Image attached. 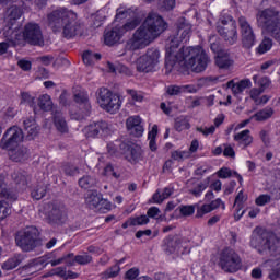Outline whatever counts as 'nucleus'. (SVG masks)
Wrapping results in <instances>:
<instances>
[{"mask_svg":"<svg viewBox=\"0 0 280 280\" xmlns=\"http://www.w3.org/2000/svg\"><path fill=\"white\" fill-rule=\"evenodd\" d=\"M23 15V11L21 8L13 5L7 10V14L4 16V27L7 30H12L14 25H16V21L21 19Z\"/></svg>","mask_w":280,"mask_h":280,"instance_id":"obj_20","label":"nucleus"},{"mask_svg":"<svg viewBox=\"0 0 280 280\" xmlns=\"http://www.w3.org/2000/svg\"><path fill=\"white\" fill-rule=\"evenodd\" d=\"M167 95H180L182 93H196L192 85H170L166 89Z\"/></svg>","mask_w":280,"mask_h":280,"instance_id":"obj_29","label":"nucleus"},{"mask_svg":"<svg viewBox=\"0 0 280 280\" xmlns=\"http://www.w3.org/2000/svg\"><path fill=\"white\" fill-rule=\"evenodd\" d=\"M117 71H118V73H121L122 75H127L128 78H130L132 75V70H130V68H128L124 65H118Z\"/></svg>","mask_w":280,"mask_h":280,"instance_id":"obj_64","label":"nucleus"},{"mask_svg":"<svg viewBox=\"0 0 280 280\" xmlns=\"http://www.w3.org/2000/svg\"><path fill=\"white\" fill-rule=\"evenodd\" d=\"M9 151V156L11 161L15 163H21L30 159V150L24 145L13 147L12 149H7Z\"/></svg>","mask_w":280,"mask_h":280,"instance_id":"obj_21","label":"nucleus"},{"mask_svg":"<svg viewBox=\"0 0 280 280\" xmlns=\"http://www.w3.org/2000/svg\"><path fill=\"white\" fill-rule=\"evenodd\" d=\"M177 60L184 62L186 69H191L195 73H202L209 65V57L202 47H182L178 52L173 56L170 62Z\"/></svg>","mask_w":280,"mask_h":280,"instance_id":"obj_2","label":"nucleus"},{"mask_svg":"<svg viewBox=\"0 0 280 280\" xmlns=\"http://www.w3.org/2000/svg\"><path fill=\"white\" fill-rule=\"evenodd\" d=\"M127 130H131V133L135 137H142L143 135V126H141V117L131 116L126 121Z\"/></svg>","mask_w":280,"mask_h":280,"instance_id":"obj_23","label":"nucleus"},{"mask_svg":"<svg viewBox=\"0 0 280 280\" xmlns=\"http://www.w3.org/2000/svg\"><path fill=\"white\" fill-rule=\"evenodd\" d=\"M102 200V194L97 192V190H93L85 198V205L89 209H95L100 207V202Z\"/></svg>","mask_w":280,"mask_h":280,"instance_id":"obj_32","label":"nucleus"},{"mask_svg":"<svg viewBox=\"0 0 280 280\" xmlns=\"http://www.w3.org/2000/svg\"><path fill=\"white\" fill-rule=\"evenodd\" d=\"M215 65L219 69H229V67L233 66V59H231V55L226 51L219 52V55H217Z\"/></svg>","mask_w":280,"mask_h":280,"instance_id":"obj_31","label":"nucleus"},{"mask_svg":"<svg viewBox=\"0 0 280 280\" xmlns=\"http://www.w3.org/2000/svg\"><path fill=\"white\" fill-rule=\"evenodd\" d=\"M23 129L18 126L10 127L3 135L0 141V148L2 150H12V148H19V144L23 142Z\"/></svg>","mask_w":280,"mask_h":280,"instance_id":"obj_11","label":"nucleus"},{"mask_svg":"<svg viewBox=\"0 0 280 280\" xmlns=\"http://www.w3.org/2000/svg\"><path fill=\"white\" fill-rule=\"evenodd\" d=\"M121 36H124V34L121 33V28H119V26H115L112 30H105V34H104L105 45H108V47H113V45H117V43L121 40Z\"/></svg>","mask_w":280,"mask_h":280,"instance_id":"obj_22","label":"nucleus"},{"mask_svg":"<svg viewBox=\"0 0 280 280\" xmlns=\"http://www.w3.org/2000/svg\"><path fill=\"white\" fill-rule=\"evenodd\" d=\"M27 132V139L32 140L34 139V137H36V135H38V126L33 125L26 129H24Z\"/></svg>","mask_w":280,"mask_h":280,"instance_id":"obj_60","label":"nucleus"},{"mask_svg":"<svg viewBox=\"0 0 280 280\" xmlns=\"http://www.w3.org/2000/svg\"><path fill=\"white\" fill-rule=\"evenodd\" d=\"M218 34L228 43V45H235L240 40L237 34V24L231 22L229 26H217Z\"/></svg>","mask_w":280,"mask_h":280,"instance_id":"obj_18","label":"nucleus"},{"mask_svg":"<svg viewBox=\"0 0 280 280\" xmlns=\"http://www.w3.org/2000/svg\"><path fill=\"white\" fill-rule=\"evenodd\" d=\"M97 103L103 110H106V113H110L112 115H115V113L121 108V98L119 95L114 94L107 88L98 89Z\"/></svg>","mask_w":280,"mask_h":280,"instance_id":"obj_8","label":"nucleus"},{"mask_svg":"<svg viewBox=\"0 0 280 280\" xmlns=\"http://www.w3.org/2000/svg\"><path fill=\"white\" fill-rule=\"evenodd\" d=\"M46 215L50 224H65L67 222V208L58 203L45 206Z\"/></svg>","mask_w":280,"mask_h":280,"instance_id":"obj_15","label":"nucleus"},{"mask_svg":"<svg viewBox=\"0 0 280 280\" xmlns=\"http://www.w3.org/2000/svg\"><path fill=\"white\" fill-rule=\"evenodd\" d=\"M172 194H174L173 188H164L162 194H161V191L158 190L153 195V200H154V202H156V205H161V202H163V200H167V198H170V196H172Z\"/></svg>","mask_w":280,"mask_h":280,"instance_id":"obj_41","label":"nucleus"},{"mask_svg":"<svg viewBox=\"0 0 280 280\" xmlns=\"http://www.w3.org/2000/svg\"><path fill=\"white\" fill-rule=\"evenodd\" d=\"M171 156H172L173 161H183L185 159V156H187V152H185V151H173L171 153Z\"/></svg>","mask_w":280,"mask_h":280,"instance_id":"obj_63","label":"nucleus"},{"mask_svg":"<svg viewBox=\"0 0 280 280\" xmlns=\"http://www.w3.org/2000/svg\"><path fill=\"white\" fill-rule=\"evenodd\" d=\"M271 200L270 195H260L256 198V205L258 207H264L265 205H268Z\"/></svg>","mask_w":280,"mask_h":280,"instance_id":"obj_57","label":"nucleus"},{"mask_svg":"<svg viewBox=\"0 0 280 280\" xmlns=\"http://www.w3.org/2000/svg\"><path fill=\"white\" fill-rule=\"evenodd\" d=\"M71 257H73V253L63 255V256L60 257L59 259L50 260L49 264H50V266H52V267H55V266H60V264H66V266H67V262L70 261Z\"/></svg>","mask_w":280,"mask_h":280,"instance_id":"obj_53","label":"nucleus"},{"mask_svg":"<svg viewBox=\"0 0 280 280\" xmlns=\"http://www.w3.org/2000/svg\"><path fill=\"white\" fill-rule=\"evenodd\" d=\"M189 128H190V125H189V120L187 119V117L180 116V117L176 118L175 130H177V132H183V130H189Z\"/></svg>","mask_w":280,"mask_h":280,"instance_id":"obj_45","label":"nucleus"},{"mask_svg":"<svg viewBox=\"0 0 280 280\" xmlns=\"http://www.w3.org/2000/svg\"><path fill=\"white\" fill-rule=\"evenodd\" d=\"M40 232L36 226H27L15 234V244L24 253H32L40 246Z\"/></svg>","mask_w":280,"mask_h":280,"instance_id":"obj_6","label":"nucleus"},{"mask_svg":"<svg viewBox=\"0 0 280 280\" xmlns=\"http://www.w3.org/2000/svg\"><path fill=\"white\" fill-rule=\"evenodd\" d=\"M250 84H252L250 80L248 79L241 80L237 83H234L233 81H229L228 89H231L234 95H240L241 93H244L246 89H250Z\"/></svg>","mask_w":280,"mask_h":280,"instance_id":"obj_27","label":"nucleus"},{"mask_svg":"<svg viewBox=\"0 0 280 280\" xmlns=\"http://www.w3.org/2000/svg\"><path fill=\"white\" fill-rule=\"evenodd\" d=\"M209 43H210V49L211 51H213V54H217L218 56L220 54H224V51H222V47H220V39H218V36L215 35L210 36Z\"/></svg>","mask_w":280,"mask_h":280,"instance_id":"obj_46","label":"nucleus"},{"mask_svg":"<svg viewBox=\"0 0 280 280\" xmlns=\"http://www.w3.org/2000/svg\"><path fill=\"white\" fill-rule=\"evenodd\" d=\"M250 246L260 255H275L279 250L280 240L277 235L269 233L261 228H256L253 231Z\"/></svg>","mask_w":280,"mask_h":280,"instance_id":"obj_5","label":"nucleus"},{"mask_svg":"<svg viewBox=\"0 0 280 280\" xmlns=\"http://www.w3.org/2000/svg\"><path fill=\"white\" fill-rule=\"evenodd\" d=\"M223 156H230L231 159H235V150L231 144H223Z\"/></svg>","mask_w":280,"mask_h":280,"instance_id":"obj_62","label":"nucleus"},{"mask_svg":"<svg viewBox=\"0 0 280 280\" xmlns=\"http://www.w3.org/2000/svg\"><path fill=\"white\" fill-rule=\"evenodd\" d=\"M31 196H32V198H34V200H43V198H45V196H47V184H45V183L37 184L33 188Z\"/></svg>","mask_w":280,"mask_h":280,"instance_id":"obj_36","label":"nucleus"},{"mask_svg":"<svg viewBox=\"0 0 280 280\" xmlns=\"http://www.w3.org/2000/svg\"><path fill=\"white\" fill-rule=\"evenodd\" d=\"M231 176H235L238 179V183L241 184L244 180L242 178V175H240L237 172L231 171V168L229 167H222L221 170L218 171L219 178H231Z\"/></svg>","mask_w":280,"mask_h":280,"instance_id":"obj_42","label":"nucleus"},{"mask_svg":"<svg viewBox=\"0 0 280 280\" xmlns=\"http://www.w3.org/2000/svg\"><path fill=\"white\" fill-rule=\"evenodd\" d=\"M84 132L88 138H95L98 137V135L106 137L110 135V125L104 120L92 122L84 128Z\"/></svg>","mask_w":280,"mask_h":280,"instance_id":"obj_17","label":"nucleus"},{"mask_svg":"<svg viewBox=\"0 0 280 280\" xmlns=\"http://www.w3.org/2000/svg\"><path fill=\"white\" fill-rule=\"evenodd\" d=\"M11 213L12 209L8 207V203L0 201V220H5Z\"/></svg>","mask_w":280,"mask_h":280,"instance_id":"obj_51","label":"nucleus"},{"mask_svg":"<svg viewBox=\"0 0 280 280\" xmlns=\"http://www.w3.org/2000/svg\"><path fill=\"white\" fill-rule=\"evenodd\" d=\"M12 179L20 186V188L25 189V187H27V176L23 173H13Z\"/></svg>","mask_w":280,"mask_h":280,"instance_id":"obj_47","label":"nucleus"},{"mask_svg":"<svg viewBox=\"0 0 280 280\" xmlns=\"http://www.w3.org/2000/svg\"><path fill=\"white\" fill-rule=\"evenodd\" d=\"M159 5L162 10H174L176 7V0H159Z\"/></svg>","mask_w":280,"mask_h":280,"instance_id":"obj_52","label":"nucleus"},{"mask_svg":"<svg viewBox=\"0 0 280 280\" xmlns=\"http://www.w3.org/2000/svg\"><path fill=\"white\" fill-rule=\"evenodd\" d=\"M25 256L23 254H15L12 258H9L3 265V270H14L18 266L23 264Z\"/></svg>","mask_w":280,"mask_h":280,"instance_id":"obj_33","label":"nucleus"},{"mask_svg":"<svg viewBox=\"0 0 280 280\" xmlns=\"http://www.w3.org/2000/svg\"><path fill=\"white\" fill-rule=\"evenodd\" d=\"M238 25L241 27L243 47L245 49H250L255 45V43H257L253 26H250L248 20H246V18L244 16L238 18Z\"/></svg>","mask_w":280,"mask_h":280,"instance_id":"obj_16","label":"nucleus"},{"mask_svg":"<svg viewBox=\"0 0 280 280\" xmlns=\"http://www.w3.org/2000/svg\"><path fill=\"white\" fill-rule=\"evenodd\" d=\"M272 45H273L272 38L265 37L259 44V46L256 48V51L260 55L266 54L270 51V49H272Z\"/></svg>","mask_w":280,"mask_h":280,"instance_id":"obj_43","label":"nucleus"},{"mask_svg":"<svg viewBox=\"0 0 280 280\" xmlns=\"http://www.w3.org/2000/svg\"><path fill=\"white\" fill-rule=\"evenodd\" d=\"M69 19H77V14L66 8L56 9L47 14L48 27H50L54 34H60Z\"/></svg>","mask_w":280,"mask_h":280,"instance_id":"obj_7","label":"nucleus"},{"mask_svg":"<svg viewBox=\"0 0 280 280\" xmlns=\"http://www.w3.org/2000/svg\"><path fill=\"white\" fill-rule=\"evenodd\" d=\"M120 271H121V267H119L118 265H114L107 268L105 271L101 272L98 277L102 280L115 279V277L119 276Z\"/></svg>","mask_w":280,"mask_h":280,"instance_id":"obj_35","label":"nucleus"},{"mask_svg":"<svg viewBox=\"0 0 280 280\" xmlns=\"http://www.w3.org/2000/svg\"><path fill=\"white\" fill-rule=\"evenodd\" d=\"M63 172L67 176H78V174H80V168L71 164H66L63 165Z\"/></svg>","mask_w":280,"mask_h":280,"instance_id":"obj_54","label":"nucleus"},{"mask_svg":"<svg viewBox=\"0 0 280 280\" xmlns=\"http://www.w3.org/2000/svg\"><path fill=\"white\" fill-rule=\"evenodd\" d=\"M257 27L265 36H270L280 44V11L275 8L260 10L256 14Z\"/></svg>","mask_w":280,"mask_h":280,"instance_id":"obj_3","label":"nucleus"},{"mask_svg":"<svg viewBox=\"0 0 280 280\" xmlns=\"http://www.w3.org/2000/svg\"><path fill=\"white\" fill-rule=\"evenodd\" d=\"M74 102L79 104V112L71 115L75 121H84L86 117L91 115V101H89V94L85 92H79L74 94Z\"/></svg>","mask_w":280,"mask_h":280,"instance_id":"obj_12","label":"nucleus"},{"mask_svg":"<svg viewBox=\"0 0 280 280\" xmlns=\"http://www.w3.org/2000/svg\"><path fill=\"white\" fill-rule=\"evenodd\" d=\"M93 262V256H91L88 252H81L79 255H74L67 261V266H89V264Z\"/></svg>","mask_w":280,"mask_h":280,"instance_id":"obj_24","label":"nucleus"},{"mask_svg":"<svg viewBox=\"0 0 280 280\" xmlns=\"http://www.w3.org/2000/svg\"><path fill=\"white\" fill-rule=\"evenodd\" d=\"M107 152L110 154V156L119 158L121 156V147L119 149L117 148V144L109 142L107 144Z\"/></svg>","mask_w":280,"mask_h":280,"instance_id":"obj_50","label":"nucleus"},{"mask_svg":"<svg viewBox=\"0 0 280 280\" xmlns=\"http://www.w3.org/2000/svg\"><path fill=\"white\" fill-rule=\"evenodd\" d=\"M52 117L55 127L59 132H69V126H67V120L65 119V116H62L61 112H54Z\"/></svg>","mask_w":280,"mask_h":280,"instance_id":"obj_30","label":"nucleus"},{"mask_svg":"<svg viewBox=\"0 0 280 280\" xmlns=\"http://www.w3.org/2000/svg\"><path fill=\"white\" fill-rule=\"evenodd\" d=\"M139 26V20H131L130 22H127L125 25L119 26V30L125 35L126 32H131V30H136Z\"/></svg>","mask_w":280,"mask_h":280,"instance_id":"obj_49","label":"nucleus"},{"mask_svg":"<svg viewBox=\"0 0 280 280\" xmlns=\"http://www.w3.org/2000/svg\"><path fill=\"white\" fill-rule=\"evenodd\" d=\"M37 104L40 110L49 112L54 108V102L51 101V96L48 94L40 95Z\"/></svg>","mask_w":280,"mask_h":280,"instance_id":"obj_37","label":"nucleus"},{"mask_svg":"<svg viewBox=\"0 0 280 280\" xmlns=\"http://www.w3.org/2000/svg\"><path fill=\"white\" fill-rule=\"evenodd\" d=\"M23 36L24 40L28 43V45L39 47L45 45V39L43 38V31H40V26L36 23L26 24L24 27Z\"/></svg>","mask_w":280,"mask_h":280,"instance_id":"obj_14","label":"nucleus"},{"mask_svg":"<svg viewBox=\"0 0 280 280\" xmlns=\"http://www.w3.org/2000/svg\"><path fill=\"white\" fill-rule=\"evenodd\" d=\"M120 153L131 165H137L143 159V150L135 142H121Z\"/></svg>","mask_w":280,"mask_h":280,"instance_id":"obj_13","label":"nucleus"},{"mask_svg":"<svg viewBox=\"0 0 280 280\" xmlns=\"http://www.w3.org/2000/svg\"><path fill=\"white\" fill-rule=\"evenodd\" d=\"M78 183L81 189H93L97 185V178L93 175H83Z\"/></svg>","mask_w":280,"mask_h":280,"instance_id":"obj_34","label":"nucleus"},{"mask_svg":"<svg viewBox=\"0 0 280 280\" xmlns=\"http://www.w3.org/2000/svg\"><path fill=\"white\" fill-rule=\"evenodd\" d=\"M179 212L184 218H189L196 212V207L194 206H179Z\"/></svg>","mask_w":280,"mask_h":280,"instance_id":"obj_55","label":"nucleus"},{"mask_svg":"<svg viewBox=\"0 0 280 280\" xmlns=\"http://www.w3.org/2000/svg\"><path fill=\"white\" fill-rule=\"evenodd\" d=\"M0 198H5V200H10L14 202L19 198L16 192L8 189V184H5V176L0 175Z\"/></svg>","mask_w":280,"mask_h":280,"instance_id":"obj_26","label":"nucleus"},{"mask_svg":"<svg viewBox=\"0 0 280 280\" xmlns=\"http://www.w3.org/2000/svg\"><path fill=\"white\" fill-rule=\"evenodd\" d=\"M272 115H275V109H272V107H265L252 116V119L256 118V121H266V119H270Z\"/></svg>","mask_w":280,"mask_h":280,"instance_id":"obj_38","label":"nucleus"},{"mask_svg":"<svg viewBox=\"0 0 280 280\" xmlns=\"http://www.w3.org/2000/svg\"><path fill=\"white\" fill-rule=\"evenodd\" d=\"M234 141H236L238 145H242V148L246 149L250 143H253V136H250V131L248 129H245L234 135Z\"/></svg>","mask_w":280,"mask_h":280,"instance_id":"obj_28","label":"nucleus"},{"mask_svg":"<svg viewBox=\"0 0 280 280\" xmlns=\"http://www.w3.org/2000/svg\"><path fill=\"white\" fill-rule=\"evenodd\" d=\"M161 52L156 48H149L144 55L136 60V69L139 73H152L156 71Z\"/></svg>","mask_w":280,"mask_h":280,"instance_id":"obj_9","label":"nucleus"},{"mask_svg":"<svg viewBox=\"0 0 280 280\" xmlns=\"http://www.w3.org/2000/svg\"><path fill=\"white\" fill-rule=\"evenodd\" d=\"M211 211H213L211 203H205L197 209L196 218H202L203 215H207V213H211Z\"/></svg>","mask_w":280,"mask_h":280,"instance_id":"obj_56","label":"nucleus"},{"mask_svg":"<svg viewBox=\"0 0 280 280\" xmlns=\"http://www.w3.org/2000/svg\"><path fill=\"white\" fill-rule=\"evenodd\" d=\"M180 244H183V241H180V237L178 236H168L164 240V250L167 253V255H173V253H176L177 248H180Z\"/></svg>","mask_w":280,"mask_h":280,"instance_id":"obj_25","label":"nucleus"},{"mask_svg":"<svg viewBox=\"0 0 280 280\" xmlns=\"http://www.w3.org/2000/svg\"><path fill=\"white\" fill-rule=\"evenodd\" d=\"M167 30V22L159 13L150 12L142 24L133 32L132 36L126 43L128 51H139L145 49L151 43H154L163 32Z\"/></svg>","mask_w":280,"mask_h":280,"instance_id":"obj_1","label":"nucleus"},{"mask_svg":"<svg viewBox=\"0 0 280 280\" xmlns=\"http://www.w3.org/2000/svg\"><path fill=\"white\" fill-rule=\"evenodd\" d=\"M97 60H102V55L98 52H93V51H84L83 52V62L84 65L91 66L95 65Z\"/></svg>","mask_w":280,"mask_h":280,"instance_id":"obj_39","label":"nucleus"},{"mask_svg":"<svg viewBox=\"0 0 280 280\" xmlns=\"http://www.w3.org/2000/svg\"><path fill=\"white\" fill-rule=\"evenodd\" d=\"M82 32V23L78 21V18L69 19L68 22H66V25L61 28V34L63 38H74V36H78Z\"/></svg>","mask_w":280,"mask_h":280,"instance_id":"obj_19","label":"nucleus"},{"mask_svg":"<svg viewBox=\"0 0 280 280\" xmlns=\"http://www.w3.org/2000/svg\"><path fill=\"white\" fill-rule=\"evenodd\" d=\"M208 187H209V178H207L203 182L195 184L194 188H190L188 191L189 194L198 198V196H202V191H205V189H207Z\"/></svg>","mask_w":280,"mask_h":280,"instance_id":"obj_40","label":"nucleus"},{"mask_svg":"<svg viewBox=\"0 0 280 280\" xmlns=\"http://www.w3.org/2000/svg\"><path fill=\"white\" fill-rule=\"evenodd\" d=\"M191 36V24L189 21L185 20V18H180L177 23V32L175 35H172L168 37V43L166 44V67H174V62L172 61V58L180 49V43H187L189 40V37Z\"/></svg>","mask_w":280,"mask_h":280,"instance_id":"obj_4","label":"nucleus"},{"mask_svg":"<svg viewBox=\"0 0 280 280\" xmlns=\"http://www.w3.org/2000/svg\"><path fill=\"white\" fill-rule=\"evenodd\" d=\"M150 222V218L145 214L136 217V218H130V224L131 226H143Z\"/></svg>","mask_w":280,"mask_h":280,"instance_id":"obj_48","label":"nucleus"},{"mask_svg":"<svg viewBox=\"0 0 280 280\" xmlns=\"http://www.w3.org/2000/svg\"><path fill=\"white\" fill-rule=\"evenodd\" d=\"M219 266L224 272H237L242 270V258L235 250L224 248L219 256Z\"/></svg>","mask_w":280,"mask_h":280,"instance_id":"obj_10","label":"nucleus"},{"mask_svg":"<svg viewBox=\"0 0 280 280\" xmlns=\"http://www.w3.org/2000/svg\"><path fill=\"white\" fill-rule=\"evenodd\" d=\"M110 202L104 199V197H101V201L98 207L96 208V211H110Z\"/></svg>","mask_w":280,"mask_h":280,"instance_id":"obj_59","label":"nucleus"},{"mask_svg":"<svg viewBox=\"0 0 280 280\" xmlns=\"http://www.w3.org/2000/svg\"><path fill=\"white\" fill-rule=\"evenodd\" d=\"M128 95H130L133 102H143V94L136 90H127Z\"/></svg>","mask_w":280,"mask_h":280,"instance_id":"obj_58","label":"nucleus"},{"mask_svg":"<svg viewBox=\"0 0 280 280\" xmlns=\"http://www.w3.org/2000/svg\"><path fill=\"white\" fill-rule=\"evenodd\" d=\"M18 67H20V69H22V71H31L32 70V61L21 59L20 61H18Z\"/></svg>","mask_w":280,"mask_h":280,"instance_id":"obj_61","label":"nucleus"},{"mask_svg":"<svg viewBox=\"0 0 280 280\" xmlns=\"http://www.w3.org/2000/svg\"><path fill=\"white\" fill-rule=\"evenodd\" d=\"M159 135V126L154 125L149 131V148L152 152H156V136Z\"/></svg>","mask_w":280,"mask_h":280,"instance_id":"obj_44","label":"nucleus"}]
</instances>
